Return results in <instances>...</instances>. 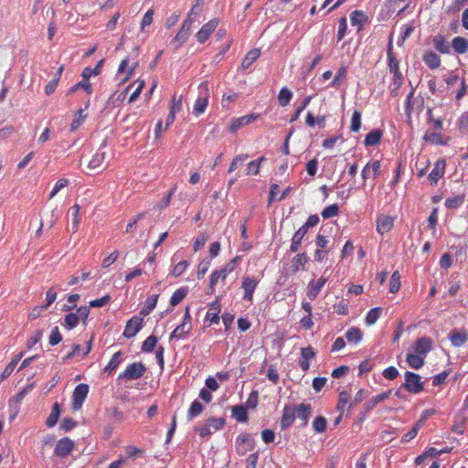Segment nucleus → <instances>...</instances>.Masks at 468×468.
<instances>
[{
	"label": "nucleus",
	"instance_id": "f257e3e1",
	"mask_svg": "<svg viewBox=\"0 0 468 468\" xmlns=\"http://www.w3.org/2000/svg\"><path fill=\"white\" fill-rule=\"evenodd\" d=\"M210 96L208 83L202 82L198 86V96L194 103L193 113L196 116L203 114L207 107Z\"/></svg>",
	"mask_w": 468,
	"mask_h": 468
},
{
	"label": "nucleus",
	"instance_id": "f03ea898",
	"mask_svg": "<svg viewBox=\"0 0 468 468\" xmlns=\"http://www.w3.org/2000/svg\"><path fill=\"white\" fill-rule=\"evenodd\" d=\"M401 388H404L410 393L418 394L424 389V383L421 381V377L419 374L407 371L405 373V383Z\"/></svg>",
	"mask_w": 468,
	"mask_h": 468
},
{
	"label": "nucleus",
	"instance_id": "7ed1b4c3",
	"mask_svg": "<svg viewBox=\"0 0 468 468\" xmlns=\"http://www.w3.org/2000/svg\"><path fill=\"white\" fill-rule=\"evenodd\" d=\"M145 371L146 367L142 362H133L129 364L124 371L119 374L118 378L125 380H135L142 378Z\"/></svg>",
	"mask_w": 468,
	"mask_h": 468
},
{
	"label": "nucleus",
	"instance_id": "20e7f679",
	"mask_svg": "<svg viewBox=\"0 0 468 468\" xmlns=\"http://www.w3.org/2000/svg\"><path fill=\"white\" fill-rule=\"evenodd\" d=\"M194 23V19L193 18H186L179 29V31L177 32V34L176 35V37H174L173 39V43H175V48L176 49H178L179 48H181L186 42V40L188 39L190 34H191V27H192V25Z\"/></svg>",
	"mask_w": 468,
	"mask_h": 468
},
{
	"label": "nucleus",
	"instance_id": "39448f33",
	"mask_svg": "<svg viewBox=\"0 0 468 468\" xmlns=\"http://www.w3.org/2000/svg\"><path fill=\"white\" fill-rule=\"evenodd\" d=\"M235 447L238 455L243 456L254 449L255 441L250 434L241 433L236 439Z\"/></svg>",
	"mask_w": 468,
	"mask_h": 468
},
{
	"label": "nucleus",
	"instance_id": "423d86ee",
	"mask_svg": "<svg viewBox=\"0 0 468 468\" xmlns=\"http://www.w3.org/2000/svg\"><path fill=\"white\" fill-rule=\"evenodd\" d=\"M90 390V387L88 384L80 383L79 384L73 391L72 394V401L71 408L74 410H79L82 407L83 402L85 401L88 393Z\"/></svg>",
	"mask_w": 468,
	"mask_h": 468
},
{
	"label": "nucleus",
	"instance_id": "0eeeda50",
	"mask_svg": "<svg viewBox=\"0 0 468 468\" xmlns=\"http://www.w3.org/2000/svg\"><path fill=\"white\" fill-rule=\"evenodd\" d=\"M74 446L75 443L71 439L64 437L57 441L54 449V455L58 458H65L71 453Z\"/></svg>",
	"mask_w": 468,
	"mask_h": 468
},
{
	"label": "nucleus",
	"instance_id": "6e6552de",
	"mask_svg": "<svg viewBox=\"0 0 468 468\" xmlns=\"http://www.w3.org/2000/svg\"><path fill=\"white\" fill-rule=\"evenodd\" d=\"M259 284V280L255 277L244 275L241 282V289L244 292L243 299L248 302H252L253 293Z\"/></svg>",
	"mask_w": 468,
	"mask_h": 468
},
{
	"label": "nucleus",
	"instance_id": "1a4fd4ad",
	"mask_svg": "<svg viewBox=\"0 0 468 468\" xmlns=\"http://www.w3.org/2000/svg\"><path fill=\"white\" fill-rule=\"evenodd\" d=\"M219 24V20L218 18H213L207 22L196 34V37L197 41L201 44L205 43L210 35L215 31L217 27Z\"/></svg>",
	"mask_w": 468,
	"mask_h": 468
},
{
	"label": "nucleus",
	"instance_id": "9d476101",
	"mask_svg": "<svg viewBox=\"0 0 468 468\" xmlns=\"http://www.w3.org/2000/svg\"><path fill=\"white\" fill-rule=\"evenodd\" d=\"M144 324V318L139 316H133L126 323L123 335L126 338H132L142 329Z\"/></svg>",
	"mask_w": 468,
	"mask_h": 468
},
{
	"label": "nucleus",
	"instance_id": "9b49d317",
	"mask_svg": "<svg viewBox=\"0 0 468 468\" xmlns=\"http://www.w3.org/2000/svg\"><path fill=\"white\" fill-rule=\"evenodd\" d=\"M296 406L285 405L282 410V415L281 418L280 426L282 431L290 428L295 420Z\"/></svg>",
	"mask_w": 468,
	"mask_h": 468
},
{
	"label": "nucleus",
	"instance_id": "f8f14e48",
	"mask_svg": "<svg viewBox=\"0 0 468 468\" xmlns=\"http://www.w3.org/2000/svg\"><path fill=\"white\" fill-rule=\"evenodd\" d=\"M446 162L443 159L438 160L434 164L433 169L428 176V180L431 186H436L438 181L444 176Z\"/></svg>",
	"mask_w": 468,
	"mask_h": 468
},
{
	"label": "nucleus",
	"instance_id": "ddd939ff",
	"mask_svg": "<svg viewBox=\"0 0 468 468\" xmlns=\"http://www.w3.org/2000/svg\"><path fill=\"white\" fill-rule=\"evenodd\" d=\"M432 348V341L430 337L423 336L416 340L412 346L414 353L425 357Z\"/></svg>",
	"mask_w": 468,
	"mask_h": 468
},
{
	"label": "nucleus",
	"instance_id": "4468645a",
	"mask_svg": "<svg viewBox=\"0 0 468 468\" xmlns=\"http://www.w3.org/2000/svg\"><path fill=\"white\" fill-rule=\"evenodd\" d=\"M258 118L259 115L254 113L247 114L239 118H234L229 123V130L231 133H236L239 128L251 123Z\"/></svg>",
	"mask_w": 468,
	"mask_h": 468
},
{
	"label": "nucleus",
	"instance_id": "2eb2a0df",
	"mask_svg": "<svg viewBox=\"0 0 468 468\" xmlns=\"http://www.w3.org/2000/svg\"><path fill=\"white\" fill-rule=\"evenodd\" d=\"M328 278L322 276L317 281H311L308 283L307 286V292L306 295L310 300H314L319 292H321L322 288L324 286V284L327 282Z\"/></svg>",
	"mask_w": 468,
	"mask_h": 468
},
{
	"label": "nucleus",
	"instance_id": "dca6fc26",
	"mask_svg": "<svg viewBox=\"0 0 468 468\" xmlns=\"http://www.w3.org/2000/svg\"><path fill=\"white\" fill-rule=\"evenodd\" d=\"M381 171V164L380 161L376 160L373 163H368L365 165L362 170L361 176L364 180L367 178L376 179L379 176Z\"/></svg>",
	"mask_w": 468,
	"mask_h": 468
},
{
	"label": "nucleus",
	"instance_id": "f3484780",
	"mask_svg": "<svg viewBox=\"0 0 468 468\" xmlns=\"http://www.w3.org/2000/svg\"><path fill=\"white\" fill-rule=\"evenodd\" d=\"M315 356L316 353L312 346H307L301 349L299 366L303 371H307L310 368L309 361L314 358Z\"/></svg>",
	"mask_w": 468,
	"mask_h": 468
},
{
	"label": "nucleus",
	"instance_id": "a211bd4d",
	"mask_svg": "<svg viewBox=\"0 0 468 468\" xmlns=\"http://www.w3.org/2000/svg\"><path fill=\"white\" fill-rule=\"evenodd\" d=\"M394 226L393 218L387 215H380L377 218V231L383 235L392 229Z\"/></svg>",
	"mask_w": 468,
	"mask_h": 468
},
{
	"label": "nucleus",
	"instance_id": "6ab92c4d",
	"mask_svg": "<svg viewBox=\"0 0 468 468\" xmlns=\"http://www.w3.org/2000/svg\"><path fill=\"white\" fill-rule=\"evenodd\" d=\"M130 59L129 58H123L118 68V74H124L123 81L128 80L133 76L135 69L138 67V61L133 62L131 66H129Z\"/></svg>",
	"mask_w": 468,
	"mask_h": 468
},
{
	"label": "nucleus",
	"instance_id": "aec40b11",
	"mask_svg": "<svg viewBox=\"0 0 468 468\" xmlns=\"http://www.w3.org/2000/svg\"><path fill=\"white\" fill-rule=\"evenodd\" d=\"M449 339L453 346L460 347L467 342L468 334L464 329L452 330L449 335Z\"/></svg>",
	"mask_w": 468,
	"mask_h": 468
},
{
	"label": "nucleus",
	"instance_id": "412c9836",
	"mask_svg": "<svg viewBox=\"0 0 468 468\" xmlns=\"http://www.w3.org/2000/svg\"><path fill=\"white\" fill-rule=\"evenodd\" d=\"M308 259L305 253L296 254L291 262L290 271L292 274H296L300 271L304 270V266L307 263Z\"/></svg>",
	"mask_w": 468,
	"mask_h": 468
},
{
	"label": "nucleus",
	"instance_id": "4be33fe9",
	"mask_svg": "<svg viewBox=\"0 0 468 468\" xmlns=\"http://www.w3.org/2000/svg\"><path fill=\"white\" fill-rule=\"evenodd\" d=\"M391 393H392V390L389 389V390H387L385 392H382V393L377 395L376 397L372 398L370 400L367 401L363 407L365 410V412L367 413L370 410H372L373 409H375L379 403L383 402L388 398H389Z\"/></svg>",
	"mask_w": 468,
	"mask_h": 468
},
{
	"label": "nucleus",
	"instance_id": "5701e85b",
	"mask_svg": "<svg viewBox=\"0 0 468 468\" xmlns=\"http://www.w3.org/2000/svg\"><path fill=\"white\" fill-rule=\"evenodd\" d=\"M220 311H221V304H220L218 299H216L209 305V309L206 314V319L208 320L211 324H218Z\"/></svg>",
	"mask_w": 468,
	"mask_h": 468
},
{
	"label": "nucleus",
	"instance_id": "b1692460",
	"mask_svg": "<svg viewBox=\"0 0 468 468\" xmlns=\"http://www.w3.org/2000/svg\"><path fill=\"white\" fill-rule=\"evenodd\" d=\"M425 65L431 69H436L441 66V58L433 51H426L422 57Z\"/></svg>",
	"mask_w": 468,
	"mask_h": 468
},
{
	"label": "nucleus",
	"instance_id": "393cba45",
	"mask_svg": "<svg viewBox=\"0 0 468 468\" xmlns=\"http://www.w3.org/2000/svg\"><path fill=\"white\" fill-rule=\"evenodd\" d=\"M435 49L441 54L451 52L450 46L446 43L445 37L441 34L436 35L432 39Z\"/></svg>",
	"mask_w": 468,
	"mask_h": 468
},
{
	"label": "nucleus",
	"instance_id": "a878e982",
	"mask_svg": "<svg viewBox=\"0 0 468 468\" xmlns=\"http://www.w3.org/2000/svg\"><path fill=\"white\" fill-rule=\"evenodd\" d=\"M159 298V294H153L144 302V304L143 308L140 311V315L144 318V316H147L156 306L157 301Z\"/></svg>",
	"mask_w": 468,
	"mask_h": 468
},
{
	"label": "nucleus",
	"instance_id": "bb28decb",
	"mask_svg": "<svg viewBox=\"0 0 468 468\" xmlns=\"http://www.w3.org/2000/svg\"><path fill=\"white\" fill-rule=\"evenodd\" d=\"M260 55L261 51L259 48L250 50L242 59L241 68L243 69H249L259 58Z\"/></svg>",
	"mask_w": 468,
	"mask_h": 468
},
{
	"label": "nucleus",
	"instance_id": "cd10ccee",
	"mask_svg": "<svg viewBox=\"0 0 468 468\" xmlns=\"http://www.w3.org/2000/svg\"><path fill=\"white\" fill-rule=\"evenodd\" d=\"M383 133L379 129H375L369 132L365 138V145L366 146H374L380 143Z\"/></svg>",
	"mask_w": 468,
	"mask_h": 468
},
{
	"label": "nucleus",
	"instance_id": "c85d7f7f",
	"mask_svg": "<svg viewBox=\"0 0 468 468\" xmlns=\"http://www.w3.org/2000/svg\"><path fill=\"white\" fill-rule=\"evenodd\" d=\"M311 412L312 407L310 404L301 403L296 406V414L303 420V425L307 424Z\"/></svg>",
	"mask_w": 468,
	"mask_h": 468
},
{
	"label": "nucleus",
	"instance_id": "c756f323",
	"mask_svg": "<svg viewBox=\"0 0 468 468\" xmlns=\"http://www.w3.org/2000/svg\"><path fill=\"white\" fill-rule=\"evenodd\" d=\"M388 68L389 70L394 74L395 83L399 86L401 84L402 75L399 70V62L398 60L388 52Z\"/></svg>",
	"mask_w": 468,
	"mask_h": 468
},
{
	"label": "nucleus",
	"instance_id": "7c9ffc66",
	"mask_svg": "<svg viewBox=\"0 0 468 468\" xmlns=\"http://www.w3.org/2000/svg\"><path fill=\"white\" fill-rule=\"evenodd\" d=\"M307 231L303 229L302 227L299 228V229L294 233V235L292 238V243L290 246V251L296 252L298 251L302 240L303 237L306 235Z\"/></svg>",
	"mask_w": 468,
	"mask_h": 468
},
{
	"label": "nucleus",
	"instance_id": "2f4dec72",
	"mask_svg": "<svg viewBox=\"0 0 468 468\" xmlns=\"http://www.w3.org/2000/svg\"><path fill=\"white\" fill-rule=\"evenodd\" d=\"M345 336L348 343L356 345L361 341L363 334L358 327L353 326L346 332Z\"/></svg>",
	"mask_w": 468,
	"mask_h": 468
},
{
	"label": "nucleus",
	"instance_id": "473e14b6",
	"mask_svg": "<svg viewBox=\"0 0 468 468\" xmlns=\"http://www.w3.org/2000/svg\"><path fill=\"white\" fill-rule=\"evenodd\" d=\"M106 157V153L99 150L97 151L90 160L88 164V167L90 169H98L101 166V165L104 163Z\"/></svg>",
	"mask_w": 468,
	"mask_h": 468
},
{
	"label": "nucleus",
	"instance_id": "72a5a7b5",
	"mask_svg": "<svg viewBox=\"0 0 468 468\" xmlns=\"http://www.w3.org/2000/svg\"><path fill=\"white\" fill-rule=\"evenodd\" d=\"M452 47L457 54H464L468 50V41L463 37L452 39Z\"/></svg>",
	"mask_w": 468,
	"mask_h": 468
},
{
	"label": "nucleus",
	"instance_id": "f704fd0d",
	"mask_svg": "<svg viewBox=\"0 0 468 468\" xmlns=\"http://www.w3.org/2000/svg\"><path fill=\"white\" fill-rule=\"evenodd\" d=\"M59 416H60V407H59V404L58 402H56L52 406L51 412L46 420V425L48 428L54 427L57 424V422L59 419Z\"/></svg>",
	"mask_w": 468,
	"mask_h": 468
},
{
	"label": "nucleus",
	"instance_id": "c9c22d12",
	"mask_svg": "<svg viewBox=\"0 0 468 468\" xmlns=\"http://www.w3.org/2000/svg\"><path fill=\"white\" fill-rule=\"evenodd\" d=\"M238 260H239V258L235 257L231 261H229L227 264H225L220 270H217L218 274L221 276V281L223 282H225L227 276L235 270V268L237 266Z\"/></svg>",
	"mask_w": 468,
	"mask_h": 468
},
{
	"label": "nucleus",
	"instance_id": "e433bc0d",
	"mask_svg": "<svg viewBox=\"0 0 468 468\" xmlns=\"http://www.w3.org/2000/svg\"><path fill=\"white\" fill-rule=\"evenodd\" d=\"M424 358L425 357L413 352L407 355L406 360L410 367L419 369L424 365Z\"/></svg>",
	"mask_w": 468,
	"mask_h": 468
},
{
	"label": "nucleus",
	"instance_id": "4c0bfd02",
	"mask_svg": "<svg viewBox=\"0 0 468 468\" xmlns=\"http://www.w3.org/2000/svg\"><path fill=\"white\" fill-rule=\"evenodd\" d=\"M188 289L186 287H181L174 292L170 298V304L172 306L178 305L187 295Z\"/></svg>",
	"mask_w": 468,
	"mask_h": 468
},
{
	"label": "nucleus",
	"instance_id": "58836bf2",
	"mask_svg": "<svg viewBox=\"0 0 468 468\" xmlns=\"http://www.w3.org/2000/svg\"><path fill=\"white\" fill-rule=\"evenodd\" d=\"M103 62H104V59H101L97 65L95 66V68L91 69V68H84L82 72H81V77L86 80H89V79L92 76H98L99 74H101V67L103 65Z\"/></svg>",
	"mask_w": 468,
	"mask_h": 468
},
{
	"label": "nucleus",
	"instance_id": "ea45409f",
	"mask_svg": "<svg viewBox=\"0 0 468 468\" xmlns=\"http://www.w3.org/2000/svg\"><path fill=\"white\" fill-rule=\"evenodd\" d=\"M231 413L233 418L236 419L239 422H247L248 421V413L244 406L237 405L234 406L231 410Z\"/></svg>",
	"mask_w": 468,
	"mask_h": 468
},
{
	"label": "nucleus",
	"instance_id": "a19ab883",
	"mask_svg": "<svg viewBox=\"0 0 468 468\" xmlns=\"http://www.w3.org/2000/svg\"><path fill=\"white\" fill-rule=\"evenodd\" d=\"M122 351L114 353L107 366L104 367V372L112 373L114 371L122 362Z\"/></svg>",
	"mask_w": 468,
	"mask_h": 468
},
{
	"label": "nucleus",
	"instance_id": "79ce46f5",
	"mask_svg": "<svg viewBox=\"0 0 468 468\" xmlns=\"http://www.w3.org/2000/svg\"><path fill=\"white\" fill-rule=\"evenodd\" d=\"M350 20L353 26H359L361 27L367 20V16L362 10H355L350 15Z\"/></svg>",
	"mask_w": 468,
	"mask_h": 468
},
{
	"label": "nucleus",
	"instance_id": "37998d69",
	"mask_svg": "<svg viewBox=\"0 0 468 468\" xmlns=\"http://www.w3.org/2000/svg\"><path fill=\"white\" fill-rule=\"evenodd\" d=\"M203 405L198 400H194L187 410L188 420H191L194 418L199 416L203 412Z\"/></svg>",
	"mask_w": 468,
	"mask_h": 468
},
{
	"label": "nucleus",
	"instance_id": "c03bdc74",
	"mask_svg": "<svg viewBox=\"0 0 468 468\" xmlns=\"http://www.w3.org/2000/svg\"><path fill=\"white\" fill-rule=\"evenodd\" d=\"M192 329L186 327L185 324H181L177 325L174 331L170 335V340L172 339H183L191 332Z\"/></svg>",
	"mask_w": 468,
	"mask_h": 468
},
{
	"label": "nucleus",
	"instance_id": "a18cd8bd",
	"mask_svg": "<svg viewBox=\"0 0 468 468\" xmlns=\"http://www.w3.org/2000/svg\"><path fill=\"white\" fill-rule=\"evenodd\" d=\"M265 161V157L264 156H261L260 158L256 159V160H253L251 162H250L247 165V172H246V175L247 176H256L260 173V167H261V163Z\"/></svg>",
	"mask_w": 468,
	"mask_h": 468
},
{
	"label": "nucleus",
	"instance_id": "49530a36",
	"mask_svg": "<svg viewBox=\"0 0 468 468\" xmlns=\"http://www.w3.org/2000/svg\"><path fill=\"white\" fill-rule=\"evenodd\" d=\"M292 97V91L288 88L283 87L278 94V102L282 107H285L290 103Z\"/></svg>",
	"mask_w": 468,
	"mask_h": 468
},
{
	"label": "nucleus",
	"instance_id": "de8ad7c7",
	"mask_svg": "<svg viewBox=\"0 0 468 468\" xmlns=\"http://www.w3.org/2000/svg\"><path fill=\"white\" fill-rule=\"evenodd\" d=\"M468 419L465 417H457L452 425V431L459 435L463 434Z\"/></svg>",
	"mask_w": 468,
	"mask_h": 468
},
{
	"label": "nucleus",
	"instance_id": "09e8293b",
	"mask_svg": "<svg viewBox=\"0 0 468 468\" xmlns=\"http://www.w3.org/2000/svg\"><path fill=\"white\" fill-rule=\"evenodd\" d=\"M79 89H83L88 94L92 93V86H91L90 80H86L83 79L82 81L76 83L69 90L68 95H70V94L76 92Z\"/></svg>",
	"mask_w": 468,
	"mask_h": 468
},
{
	"label": "nucleus",
	"instance_id": "8fccbe9b",
	"mask_svg": "<svg viewBox=\"0 0 468 468\" xmlns=\"http://www.w3.org/2000/svg\"><path fill=\"white\" fill-rule=\"evenodd\" d=\"M464 202V196L463 195H458L455 197H448L446 198L444 205L447 208H458L461 207Z\"/></svg>",
	"mask_w": 468,
	"mask_h": 468
},
{
	"label": "nucleus",
	"instance_id": "3c124183",
	"mask_svg": "<svg viewBox=\"0 0 468 468\" xmlns=\"http://www.w3.org/2000/svg\"><path fill=\"white\" fill-rule=\"evenodd\" d=\"M206 423L214 433L221 430L225 426L226 421L223 418H209L206 420Z\"/></svg>",
	"mask_w": 468,
	"mask_h": 468
},
{
	"label": "nucleus",
	"instance_id": "603ef678",
	"mask_svg": "<svg viewBox=\"0 0 468 468\" xmlns=\"http://www.w3.org/2000/svg\"><path fill=\"white\" fill-rule=\"evenodd\" d=\"M400 273L399 271H393L389 280V292L396 293L400 289Z\"/></svg>",
	"mask_w": 468,
	"mask_h": 468
},
{
	"label": "nucleus",
	"instance_id": "864d4df0",
	"mask_svg": "<svg viewBox=\"0 0 468 468\" xmlns=\"http://www.w3.org/2000/svg\"><path fill=\"white\" fill-rule=\"evenodd\" d=\"M183 108V96H176V94L172 96L169 112L176 114L182 111Z\"/></svg>",
	"mask_w": 468,
	"mask_h": 468
},
{
	"label": "nucleus",
	"instance_id": "5fc2aeb1",
	"mask_svg": "<svg viewBox=\"0 0 468 468\" xmlns=\"http://www.w3.org/2000/svg\"><path fill=\"white\" fill-rule=\"evenodd\" d=\"M415 30V22L410 21L407 24H404L400 27V41L401 43H404V41L412 34V32Z\"/></svg>",
	"mask_w": 468,
	"mask_h": 468
},
{
	"label": "nucleus",
	"instance_id": "6e6d98bb",
	"mask_svg": "<svg viewBox=\"0 0 468 468\" xmlns=\"http://www.w3.org/2000/svg\"><path fill=\"white\" fill-rule=\"evenodd\" d=\"M80 207L78 204H75L71 207V210H72L71 231L73 233L77 232V230L79 229L80 222Z\"/></svg>",
	"mask_w": 468,
	"mask_h": 468
},
{
	"label": "nucleus",
	"instance_id": "4d7b16f0",
	"mask_svg": "<svg viewBox=\"0 0 468 468\" xmlns=\"http://www.w3.org/2000/svg\"><path fill=\"white\" fill-rule=\"evenodd\" d=\"M157 344V337L149 335L142 344V351L144 353H151Z\"/></svg>",
	"mask_w": 468,
	"mask_h": 468
},
{
	"label": "nucleus",
	"instance_id": "13d9d810",
	"mask_svg": "<svg viewBox=\"0 0 468 468\" xmlns=\"http://www.w3.org/2000/svg\"><path fill=\"white\" fill-rule=\"evenodd\" d=\"M339 213V207L337 204H333L323 209L321 216L324 219L334 218Z\"/></svg>",
	"mask_w": 468,
	"mask_h": 468
},
{
	"label": "nucleus",
	"instance_id": "bf43d9fd",
	"mask_svg": "<svg viewBox=\"0 0 468 468\" xmlns=\"http://www.w3.org/2000/svg\"><path fill=\"white\" fill-rule=\"evenodd\" d=\"M380 314H381V308L380 307H376V308L371 309L367 314L366 324L367 325H373L378 321V319L379 318Z\"/></svg>",
	"mask_w": 468,
	"mask_h": 468
},
{
	"label": "nucleus",
	"instance_id": "052dcab7",
	"mask_svg": "<svg viewBox=\"0 0 468 468\" xmlns=\"http://www.w3.org/2000/svg\"><path fill=\"white\" fill-rule=\"evenodd\" d=\"M86 117H87V115L84 114L83 110L82 109L79 110L75 113L74 119L70 124V130L76 131L85 121Z\"/></svg>",
	"mask_w": 468,
	"mask_h": 468
},
{
	"label": "nucleus",
	"instance_id": "680f3d73",
	"mask_svg": "<svg viewBox=\"0 0 468 468\" xmlns=\"http://www.w3.org/2000/svg\"><path fill=\"white\" fill-rule=\"evenodd\" d=\"M247 154H241L237 155L230 163L229 167V173L234 172L239 166H241L244 162L248 159Z\"/></svg>",
	"mask_w": 468,
	"mask_h": 468
},
{
	"label": "nucleus",
	"instance_id": "e2e57ef3",
	"mask_svg": "<svg viewBox=\"0 0 468 468\" xmlns=\"http://www.w3.org/2000/svg\"><path fill=\"white\" fill-rule=\"evenodd\" d=\"M361 128V112L356 110L351 118L350 131L357 133Z\"/></svg>",
	"mask_w": 468,
	"mask_h": 468
},
{
	"label": "nucleus",
	"instance_id": "0e129e2a",
	"mask_svg": "<svg viewBox=\"0 0 468 468\" xmlns=\"http://www.w3.org/2000/svg\"><path fill=\"white\" fill-rule=\"evenodd\" d=\"M457 128L462 133H468V112L462 113L458 118Z\"/></svg>",
	"mask_w": 468,
	"mask_h": 468
},
{
	"label": "nucleus",
	"instance_id": "69168bd1",
	"mask_svg": "<svg viewBox=\"0 0 468 468\" xmlns=\"http://www.w3.org/2000/svg\"><path fill=\"white\" fill-rule=\"evenodd\" d=\"M79 324L77 314L75 313H69L65 316L64 326L67 330H71Z\"/></svg>",
	"mask_w": 468,
	"mask_h": 468
},
{
	"label": "nucleus",
	"instance_id": "338daca9",
	"mask_svg": "<svg viewBox=\"0 0 468 468\" xmlns=\"http://www.w3.org/2000/svg\"><path fill=\"white\" fill-rule=\"evenodd\" d=\"M326 424V419L324 417L319 416L314 419L313 422V428L316 432L322 433L325 431Z\"/></svg>",
	"mask_w": 468,
	"mask_h": 468
},
{
	"label": "nucleus",
	"instance_id": "774afa93",
	"mask_svg": "<svg viewBox=\"0 0 468 468\" xmlns=\"http://www.w3.org/2000/svg\"><path fill=\"white\" fill-rule=\"evenodd\" d=\"M189 266V262L187 261H179L173 269L172 275L174 277H179L182 275Z\"/></svg>",
	"mask_w": 468,
	"mask_h": 468
}]
</instances>
